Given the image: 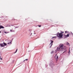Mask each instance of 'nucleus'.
I'll return each mask as SVG.
<instances>
[{
    "label": "nucleus",
    "instance_id": "nucleus-1",
    "mask_svg": "<svg viewBox=\"0 0 73 73\" xmlns=\"http://www.w3.org/2000/svg\"><path fill=\"white\" fill-rule=\"evenodd\" d=\"M64 33V32H62L60 33H58L57 35V36L58 37H59V38H61V37H62V36H63V34L62 33Z\"/></svg>",
    "mask_w": 73,
    "mask_h": 73
},
{
    "label": "nucleus",
    "instance_id": "nucleus-2",
    "mask_svg": "<svg viewBox=\"0 0 73 73\" xmlns=\"http://www.w3.org/2000/svg\"><path fill=\"white\" fill-rule=\"evenodd\" d=\"M59 46L61 48L60 51H62L64 50V44H61L59 45Z\"/></svg>",
    "mask_w": 73,
    "mask_h": 73
},
{
    "label": "nucleus",
    "instance_id": "nucleus-3",
    "mask_svg": "<svg viewBox=\"0 0 73 73\" xmlns=\"http://www.w3.org/2000/svg\"><path fill=\"white\" fill-rule=\"evenodd\" d=\"M0 45L1 47H4V46H7V44L4 42L3 44L0 43Z\"/></svg>",
    "mask_w": 73,
    "mask_h": 73
},
{
    "label": "nucleus",
    "instance_id": "nucleus-4",
    "mask_svg": "<svg viewBox=\"0 0 73 73\" xmlns=\"http://www.w3.org/2000/svg\"><path fill=\"white\" fill-rule=\"evenodd\" d=\"M55 58L56 59V61L58 60V56H57V54H56L55 55Z\"/></svg>",
    "mask_w": 73,
    "mask_h": 73
},
{
    "label": "nucleus",
    "instance_id": "nucleus-5",
    "mask_svg": "<svg viewBox=\"0 0 73 73\" xmlns=\"http://www.w3.org/2000/svg\"><path fill=\"white\" fill-rule=\"evenodd\" d=\"M69 34H68L66 35H64V36H65V38H66L68 37H69Z\"/></svg>",
    "mask_w": 73,
    "mask_h": 73
},
{
    "label": "nucleus",
    "instance_id": "nucleus-6",
    "mask_svg": "<svg viewBox=\"0 0 73 73\" xmlns=\"http://www.w3.org/2000/svg\"><path fill=\"white\" fill-rule=\"evenodd\" d=\"M1 25L0 24V29L1 28H3L4 29V27L3 26H0Z\"/></svg>",
    "mask_w": 73,
    "mask_h": 73
},
{
    "label": "nucleus",
    "instance_id": "nucleus-7",
    "mask_svg": "<svg viewBox=\"0 0 73 73\" xmlns=\"http://www.w3.org/2000/svg\"><path fill=\"white\" fill-rule=\"evenodd\" d=\"M57 50H60H60H61V48H60V47H58L57 48Z\"/></svg>",
    "mask_w": 73,
    "mask_h": 73
},
{
    "label": "nucleus",
    "instance_id": "nucleus-8",
    "mask_svg": "<svg viewBox=\"0 0 73 73\" xmlns=\"http://www.w3.org/2000/svg\"><path fill=\"white\" fill-rule=\"evenodd\" d=\"M50 41H51V43L50 44V45L52 44V43L53 42V41L52 40H50Z\"/></svg>",
    "mask_w": 73,
    "mask_h": 73
},
{
    "label": "nucleus",
    "instance_id": "nucleus-9",
    "mask_svg": "<svg viewBox=\"0 0 73 73\" xmlns=\"http://www.w3.org/2000/svg\"><path fill=\"white\" fill-rule=\"evenodd\" d=\"M66 45H68V46H70V44H69V43L68 42H67L66 43Z\"/></svg>",
    "mask_w": 73,
    "mask_h": 73
},
{
    "label": "nucleus",
    "instance_id": "nucleus-10",
    "mask_svg": "<svg viewBox=\"0 0 73 73\" xmlns=\"http://www.w3.org/2000/svg\"><path fill=\"white\" fill-rule=\"evenodd\" d=\"M10 32H14V31L12 30H10Z\"/></svg>",
    "mask_w": 73,
    "mask_h": 73
},
{
    "label": "nucleus",
    "instance_id": "nucleus-11",
    "mask_svg": "<svg viewBox=\"0 0 73 73\" xmlns=\"http://www.w3.org/2000/svg\"><path fill=\"white\" fill-rule=\"evenodd\" d=\"M28 60V59H25V60L23 61V62H25V61H27V60Z\"/></svg>",
    "mask_w": 73,
    "mask_h": 73
},
{
    "label": "nucleus",
    "instance_id": "nucleus-12",
    "mask_svg": "<svg viewBox=\"0 0 73 73\" xmlns=\"http://www.w3.org/2000/svg\"><path fill=\"white\" fill-rule=\"evenodd\" d=\"M64 50L65 51H64L63 53H65V52H66V49H65Z\"/></svg>",
    "mask_w": 73,
    "mask_h": 73
},
{
    "label": "nucleus",
    "instance_id": "nucleus-13",
    "mask_svg": "<svg viewBox=\"0 0 73 73\" xmlns=\"http://www.w3.org/2000/svg\"><path fill=\"white\" fill-rule=\"evenodd\" d=\"M14 27L15 28V29H16V28H19V27L18 26V27H16L15 26Z\"/></svg>",
    "mask_w": 73,
    "mask_h": 73
},
{
    "label": "nucleus",
    "instance_id": "nucleus-14",
    "mask_svg": "<svg viewBox=\"0 0 73 73\" xmlns=\"http://www.w3.org/2000/svg\"><path fill=\"white\" fill-rule=\"evenodd\" d=\"M52 44H53L52 43L51 44V45L50 46V48H51V47H52Z\"/></svg>",
    "mask_w": 73,
    "mask_h": 73
},
{
    "label": "nucleus",
    "instance_id": "nucleus-15",
    "mask_svg": "<svg viewBox=\"0 0 73 73\" xmlns=\"http://www.w3.org/2000/svg\"><path fill=\"white\" fill-rule=\"evenodd\" d=\"M17 49L16 51H15V52L14 53H16V52H17Z\"/></svg>",
    "mask_w": 73,
    "mask_h": 73
},
{
    "label": "nucleus",
    "instance_id": "nucleus-16",
    "mask_svg": "<svg viewBox=\"0 0 73 73\" xmlns=\"http://www.w3.org/2000/svg\"><path fill=\"white\" fill-rule=\"evenodd\" d=\"M53 52H54V51H52V52H51V54H52V53H53Z\"/></svg>",
    "mask_w": 73,
    "mask_h": 73
},
{
    "label": "nucleus",
    "instance_id": "nucleus-17",
    "mask_svg": "<svg viewBox=\"0 0 73 73\" xmlns=\"http://www.w3.org/2000/svg\"><path fill=\"white\" fill-rule=\"evenodd\" d=\"M29 35H30V36H31V35H32V33H29Z\"/></svg>",
    "mask_w": 73,
    "mask_h": 73
},
{
    "label": "nucleus",
    "instance_id": "nucleus-18",
    "mask_svg": "<svg viewBox=\"0 0 73 73\" xmlns=\"http://www.w3.org/2000/svg\"><path fill=\"white\" fill-rule=\"evenodd\" d=\"M0 59L1 60H3V59L2 58H1V56H0Z\"/></svg>",
    "mask_w": 73,
    "mask_h": 73
},
{
    "label": "nucleus",
    "instance_id": "nucleus-19",
    "mask_svg": "<svg viewBox=\"0 0 73 73\" xmlns=\"http://www.w3.org/2000/svg\"><path fill=\"white\" fill-rule=\"evenodd\" d=\"M11 44V41L10 43H7V44Z\"/></svg>",
    "mask_w": 73,
    "mask_h": 73
},
{
    "label": "nucleus",
    "instance_id": "nucleus-20",
    "mask_svg": "<svg viewBox=\"0 0 73 73\" xmlns=\"http://www.w3.org/2000/svg\"><path fill=\"white\" fill-rule=\"evenodd\" d=\"M38 27H41V25H38Z\"/></svg>",
    "mask_w": 73,
    "mask_h": 73
},
{
    "label": "nucleus",
    "instance_id": "nucleus-21",
    "mask_svg": "<svg viewBox=\"0 0 73 73\" xmlns=\"http://www.w3.org/2000/svg\"><path fill=\"white\" fill-rule=\"evenodd\" d=\"M14 25H11V26H14Z\"/></svg>",
    "mask_w": 73,
    "mask_h": 73
},
{
    "label": "nucleus",
    "instance_id": "nucleus-22",
    "mask_svg": "<svg viewBox=\"0 0 73 73\" xmlns=\"http://www.w3.org/2000/svg\"><path fill=\"white\" fill-rule=\"evenodd\" d=\"M52 38H56V37H52Z\"/></svg>",
    "mask_w": 73,
    "mask_h": 73
},
{
    "label": "nucleus",
    "instance_id": "nucleus-23",
    "mask_svg": "<svg viewBox=\"0 0 73 73\" xmlns=\"http://www.w3.org/2000/svg\"><path fill=\"white\" fill-rule=\"evenodd\" d=\"M56 52H57V50H56L55 51V53H56Z\"/></svg>",
    "mask_w": 73,
    "mask_h": 73
},
{
    "label": "nucleus",
    "instance_id": "nucleus-24",
    "mask_svg": "<svg viewBox=\"0 0 73 73\" xmlns=\"http://www.w3.org/2000/svg\"><path fill=\"white\" fill-rule=\"evenodd\" d=\"M4 33H7V32H5Z\"/></svg>",
    "mask_w": 73,
    "mask_h": 73
},
{
    "label": "nucleus",
    "instance_id": "nucleus-25",
    "mask_svg": "<svg viewBox=\"0 0 73 73\" xmlns=\"http://www.w3.org/2000/svg\"><path fill=\"white\" fill-rule=\"evenodd\" d=\"M65 33H67V32L66 31H65Z\"/></svg>",
    "mask_w": 73,
    "mask_h": 73
},
{
    "label": "nucleus",
    "instance_id": "nucleus-26",
    "mask_svg": "<svg viewBox=\"0 0 73 73\" xmlns=\"http://www.w3.org/2000/svg\"><path fill=\"white\" fill-rule=\"evenodd\" d=\"M1 31H0V33H1Z\"/></svg>",
    "mask_w": 73,
    "mask_h": 73
},
{
    "label": "nucleus",
    "instance_id": "nucleus-27",
    "mask_svg": "<svg viewBox=\"0 0 73 73\" xmlns=\"http://www.w3.org/2000/svg\"><path fill=\"white\" fill-rule=\"evenodd\" d=\"M69 52H70V50H69Z\"/></svg>",
    "mask_w": 73,
    "mask_h": 73
},
{
    "label": "nucleus",
    "instance_id": "nucleus-28",
    "mask_svg": "<svg viewBox=\"0 0 73 73\" xmlns=\"http://www.w3.org/2000/svg\"><path fill=\"white\" fill-rule=\"evenodd\" d=\"M10 27H11V26H10Z\"/></svg>",
    "mask_w": 73,
    "mask_h": 73
}]
</instances>
